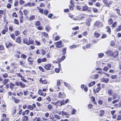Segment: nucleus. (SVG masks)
<instances>
[{
	"label": "nucleus",
	"instance_id": "nucleus-35",
	"mask_svg": "<svg viewBox=\"0 0 121 121\" xmlns=\"http://www.w3.org/2000/svg\"><path fill=\"white\" fill-rule=\"evenodd\" d=\"M92 10L93 12L95 13H97L98 11V10L97 9L95 8H93Z\"/></svg>",
	"mask_w": 121,
	"mask_h": 121
},
{
	"label": "nucleus",
	"instance_id": "nucleus-42",
	"mask_svg": "<svg viewBox=\"0 0 121 121\" xmlns=\"http://www.w3.org/2000/svg\"><path fill=\"white\" fill-rule=\"evenodd\" d=\"M95 5L97 7H99L101 6V4L99 2H98L95 4Z\"/></svg>",
	"mask_w": 121,
	"mask_h": 121
},
{
	"label": "nucleus",
	"instance_id": "nucleus-33",
	"mask_svg": "<svg viewBox=\"0 0 121 121\" xmlns=\"http://www.w3.org/2000/svg\"><path fill=\"white\" fill-rule=\"evenodd\" d=\"M62 116L65 115L66 116V117H67L66 116L68 115V114L66 112H65L63 111H62Z\"/></svg>",
	"mask_w": 121,
	"mask_h": 121
},
{
	"label": "nucleus",
	"instance_id": "nucleus-10",
	"mask_svg": "<svg viewBox=\"0 0 121 121\" xmlns=\"http://www.w3.org/2000/svg\"><path fill=\"white\" fill-rule=\"evenodd\" d=\"M106 53V54H108V55L110 56H112L113 55V53L112 51L111 50H109L107 51Z\"/></svg>",
	"mask_w": 121,
	"mask_h": 121
},
{
	"label": "nucleus",
	"instance_id": "nucleus-59",
	"mask_svg": "<svg viewBox=\"0 0 121 121\" xmlns=\"http://www.w3.org/2000/svg\"><path fill=\"white\" fill-rule=\"evenodd\" d=\"M65 102L64 100H63L62 101L60 102H59V104H60V106H61L62 105H64L65 104Z\"/></svg>",
	"mask_w": 121,
	"mask_h": 121
},
{
	"label": "nucleus",
	"instance_id": "nucleus-18",
	"mask_svg": "<svg viewBox=\"0 0 121 121\" xmlns=\"http://www.w3.org/2000/svg\"><path fill=\"white\" fill-rule=\"evenodd\" d=\"M12 99L14 100L15 102L16 103H18L20 101L19 99L16 98L15 97H12Z\"/></svg>",
	"mask_w": 121,
	"mask_h": 121
},
{
	"label": "nucleus",
	"instance_id": "nucleus-44",
	"mask_svg": "<svg viewBox=\"0 0 121 121\" xmlns=\"http://www.w3.org/2000/svg\"><path fill=\"white\" fill-rule=\"evenodd\" d=\"M23 16L21 15L20 16V22L21 23H22V21H23Z\"/></svg>",
	"mask_w": 121,
	"mask_h": 121
},
{
	"label": "nucleus",
	"instance_id": "nucleus-25",
	"mask_svg": "<svg viewBox=\"0 0 121 121\" xmlns=\"http://www.w3.org/2000/svg\"><path fill=\"white\" fill-rule=\"evenodd\" d=\"M27 56L24 54H22L21 56V57L23 58L24 59H26Z\"/></svg>",
	"mask_w": 121,
	"mask_h": 121
},
{
	"label": "nucleus",
	"instance_id": "nucleus-17",
	"mask_svg": "<svg viewBox=\"0 0 121 121\" xmlns=\"http://www.w3.org/2000/svg\"><path fill=\"white\" fill-rule=\"evenodd\" d=\"M19 86H21V88H23L25 87L26 85H25L24 83H22L21 82H19Z\"/></svg>",
	"mask_w": 121,
	"mask_h": 121
},
{
	"label": "nucleus",
	"instance_id": "nucleus-60",
	"mask_svg": "<svg viewBox=\"0 0 121 121\" xmlns=\"http://www.w3.org/2000/svg\"><path fill=\"white\" fill-rule=\"evenodd\" d=\"M16 74L17 75V77H18L20 78H22V75L20 74V73H16Z\"/></svg>",
	"mask_w": 121,
	"mask_h": 121
},
{
	"label": "nucleus",
	"instance_id": "nucleus-22",
	"mask_svg": "<svg viewBox=\"0 0 121 121\" xmlns=\"http://www.w3.org/2000/svg\"><path fill=\"white\" fill-rule=\"evenodd\" d=\"M35 25L36 26H39L40 24V23L39 21H37L34 22Z\"/></svg>",
	"mask_w": 121,
	"mask_h": 121
},
{
	"label": "nucleus",
	"instance_id": "nucleus-62",
	"mask_svg": "<svg viewBox=\"0 0 121 121\" xmlns=\"http://www.w3.org/2000/svg\"><path fill=\"white\" fill-rule=\"evenodd\" d=\"M39 69L42 71L43 72H44V69L41 66H39Z\"/></svg>",
	"mask_w": 121,
	"mask_h": 121
},
{
	"label": "nucleus",
	"instance_id": "nucleus-46",
	"mask_svg": "<svg viewBox=\"0 0 121 121\" xmlns=\"http://www.w3.org/2000/svg\"><path fill=\"white\" fill-rule=\"evenodd\" d=\"M90 46V44H87L86 45V47H83L82 48L83 49H85V48H89Z\"/></svg>",
	"mask_w": 121,
	"mask_h": 121
},
{
	"label": "nucleus",
	"instance_id": "nucleus-27",
	"mask_svg": "<svg viewBox=\"0 0 121 121\" xmlns=\"http://www.w3.org/2000/svg\"><path fill=\"white\" fill-rule=\"evenodd\" d=\"M28 39L26 38H24L23 39V43L26 44H27V42Z\"/></svg>",
	"mask_w": 121,
	"mask_h": 121
},
{
	"label": "nucleus",
	"instance_id": "nucleus-21",
	"mask_svg": "<svg viewBox=\"0 0 121 121\" xmlns=\"http://www.w3.org/2000/svg\"><path fill=\"white\" fill-rule=\"evenodd\" d=\"M95 83V81L91 82L89 84L88 86L89 87H91L94 85Z\"/></svg>",
	"mask_w": 121,
	"mask_h": 121
},
{
	"label": "nucleus",
	"instance_id": "nucleus-41",
	"mask_svg": "<svg viewBox=\"0 0 121 121\" xmlns=\"http://www.w3.org/2000/svg\"><path fill=\"white\" fill-rule=\"evenodd\" d=\"M23 13L24 15H27L28 14V12L26 9L24 10Z\"/></svg>",
	"mask_w": 121,
	"mask_h": 121
},
{
	"label": "nucleus",
	"instance_id": "nucleus-8",
	"mask_svg": "<svg viewBox=\"0 0 121 121\" xmlns=\"http://www.w3.org/2000/svg\"><path fill=\"white\" fill-rule=\"evenodd\" d=\"M35 5L34 3H31L30 2L24 5V6H29L30 7H32L34 6Z\"/></svg>",
	"mask_w": 121,
	"mask_h": 121
},
{
	"label": "nucleus",
	"instance_id": "nucleus-11",
	"mask_svg": "<svg viewBox=\"0 0 121 121\" xmlns=\"http://www.w3.org/2000/svg\"><path fill=\"white\" fill-rule=\"evenodd\" d=\"M35 18V16L34 15L30 16L28 20L31 21L34 20Z\"/></svg>",
	"mask_w": 121,
	"mask_h": 121
},
{
	"label": "nucleus",
	"instance_id": "nucleus-55",
	"mask_svg": "<svg viewBox=\"0 0 121 121\" xmlns=\"http://www.w3.org/2000/svg\"><path fill=\"white\" fill-rule=\"evenodd\" d=\"M23 94V93L21 92H20L19 93H17V96H22Z\"/></svg>",
	"mask_w": 121,
	"mask_h": 121
},
{
	"label": "nucleus",
	"instance_id": "nucleus-50",
	"mask_svg": "<svg viewBox=\"0 0 121 121\" xmlns=\"http://www.w3.org/2000/svg\"><path fill=\"white\" fill-rule=\"evenodd\" d=\"M15 34L16 36L20 34V32L18 30L16 31L15 32Z\"/></svg>",
	"mask_w": 121,
	"mask_h": 121
},
{
	"label": "nucleus",
	"instance_id": "nucleus-49",
	"mask_svg": "<svg viewBox=\"0 0 121 121\" xmlns=\"http://www.w3.org/2000/svg\"><path fill=\"white\" fill-rule=\"evenodd\" d=\"M54 117L56 118L58 120L60 119V117L58 115H54Z\"/></svg>",
	"mask_w": 121,
	"mask_h": 121
},
{
	"label": "nucleus",
	"instance_id": "nucleus-32",
	"mask_svg": "<svg viewBox=\"0 0 121 121\" xmlns=\"http://www.w3.org/2000/svg\"><path fill=\"white\" fill-rule=\"evenodd\" d=\"M14 22L15 24L17 25H18L19 24V23L18 20L16 19H14Z\"/></svg>",
	"mask_w": 121,
	"mask_h": 121
},
{
	"label": "nucleus",
	"instance_id": "nucleus-1",
	"mask_svg": "<svg viewBox=\"0 0 121 121\" xmlns=\"http://www.w3.org/2000/svg\"><path fill=\"white\" fill-rule=\"evenodd\" d=\"M108 94L110 96H113V99H115L117 97L118 95L116 94L115 91L111 90H108Z\"/></svg>",
	"mask_w": 121,
	"mask_h": 121
},
{
	"label": "nucleus",
	"instance_id": "nucleus-26",
	"mask_svg": "<svg viewBox=\"0 0 121 121\" xmlns=\"http://www.w3.org/2000/svg\"><path fill=\"white\" fill-rule=\"evenodd\" d=\"M28 119V117L27 116H24L22 118V119L23 121H26Z\"/></svg>",
	"mask_w": 121,
	"mask_h": 121
},
{
	"label": "nucleus",
	"instance_id": "nucleus-16",
	"mask_svg": "<svg viewBox=\"0 0 121 121\" xmlns=\"http://www.w3.org/2000/svg\"><path fill=\"white\" fill-rule=\"evenodd\" d=\"M97 85L98 86L97 87L96 90V92L97 93H98L101 89V88L100 87V84H98Z\"/></svg>",
	"mask_w": 121,
	"mask_h": 121
},
{
	"label": "nucleus",
	"instance_id": "nucleus-56",
	"mask_svg": "<svg viewBox=\"0 0 121 121\" xmlns=\"http://www.w3.org/2000/svg\"><path fill=\"white\" fill-rule=\"evenodd\" d=\"M119 98L118 99H116L115 100H113L112 102V103L113 104H114L117 102H118L119 101Z\"/></svg>",
	"mask_w": 121,
	"mask_h": 121
},
{
	"label": "nucleus",
	"instance_id": "nucleus-40",
	"mask_svg": "<svg viewBox=\"0 0 121 121\" xmlns=\"http://www.w3.org/2000/svg\"><path fill=\"white\" fill-rule=\"evenodd\" d=\"M9 85L10 88L11 89H13V86L14 85L12 83H10Z\"/></svg>",
	"mask_w": 121,
	"mask_h": 121
},
{
	"label": "nucleus",
	"instance_id": "nucleus-5",
	"mask_svg": "<svg viewBox=\"0 0 121 121\" xmlns=\"http://www.w3.org/2000/svg\"><path fill=\"white\" fill-rule=\"evenodd\" d=\"M56 47L57 48H60L63 46V45L62 44V41L60 40L56 43Z\"/></svg>",
	"mask_w": 121,
	"mask_h": 121
},
{
	"label": "nucleus",
	"instance_id": "nucleus-48",
	"mask_svg": "<svg viewBox=\"0 0 121 121\" xmlns=\"http://www.w3.org/2000/svg\"><path fill=\"white\" fill-rule=\"evenodd\" d=\"M46 100H48L49 102L51 101V99L50 97L49 96H47L46 98Z\"/></svg>",
	"mask_w": 121,
	"mask_h": 121
},
{
	"label": "nucleus",
	"instance_id": "nucleus-9",
	"mask_svg": "<svg viewBox=\"0 0 121 121\" xmlns=\"http://www.w3.org/2000/svg\"><path fill=\"white\" fill-rule=\"evenodd\" d=\"M91 8L88 7L87 6L84 5L83 6L82 8V11H87L88 9Z\"/></svg>",
	"mask_w": 121,
	"mask_h": 121
},
{
	"label": "nucleus",
	"instance_id": "nucleus-36",
	"mask_svg": "<svg viewBox=\"0 0 121 121\" xmlns=\"http://www.w3.org/2000/svg\"><path fill=\"white\" fill-rule=\"evenodd\" d=\"M104 110H102L100 111L99 112V115L100 116H102L104 113Z\"/></svg>",
	"mask_w": 121,
	"mask_h": 121
},
{
	"label": "nucleus",
	"instance_id": "nucleus-31",
	"mask_svg": "<svg viewBox=\"0 0 121 121\" xmlns=\"http://www.w3.org/2000/svg\"><path fill=\"white\" fill-rule=\"evenodd\" d=\"M27 108L31 110H33V108L32 106L30 105H28L27 106Z\"/></svg>",
	"mask_w": 121,
	"mask_h": 121
},
{
	"label": "nucleus",
	"instance_id": "nucleus-13",
	"mask_svg": "<svg viewBox=\"0 0 121 121\" xmlns=\"http://www.w3.org/2000/svg\"><path fill=\"white\" fill-rule=\"evenodd\" d=\"M73 0H71L70 1V3L71 4V6H69L70 9L72 10H73V7L72 6V5H73L74 4H73Z\"/></svg>",
	"mask_w": 121,
	"mask_h": 121
},
{
	"label": "nucleus",
	"instance_id": "nucleus-28",
	"mask_svg": "<svg viewBox=\"0 0 121 121\" xmlns=\"http://www.w3.org/2000/svg\"><path fill=\"white\" fill-rule=\"evenodd\" d=\"M118 52L117 51H115L114 53H113V56L114 57H115L116 56H117L118 55Z\"/></svg>",
	"mask_w": 121,
	"mask_h": 121
},
{
	"label": "nucleus",
	"instance_id": "nucleus-23",
	"mask_svg": "<svg viewBox=\"0 0 121 121\" xmlns=\"http://www.w3.org/2000/svg\"><path fill=\"white\" fill-rule=\"evenodd\" d=\"M106 28L107 29V31L109 34H111V30L110 27L109 26H107Z\"/></svg>",
	"mask_w": 121,
	"mask_h": 121
},
{
	"label": "nucleus",
	"instance_id": "nucleus-37",
	"mask_svg": "<svg viewBox=\"0 0 121 121\" xmlns=\"http://www.w3.org/2000/svg\"><path fill=\"white\" fill-rule=\"evenodd\" d=\"M52 106L50 104H49L48 106V108L49 110H51L52 109Z\"/></svg>",
	"mask_w": 121,
	"mask_h": 121
},
{
	"label": "nucleus",
	"instance_id": "nucleus-52",
	"mask_svg": "<svg viewBox=\"0 0 121 121\" xmlns=\"http://www.w3.org/2000/svg\"><path fill=\"white\" fill-rule=\"evenodd\" d=\"M10 36L13 39H15V36L14 34H11L10 35Z\"/></svg>",
	"mask_w": 121,
	"mask_h": 121
},
{
	"label": "nucleus",
	"instance_id": "nucleus-51",
	"mask_svg": "<svg viewBox=\"0 0 121 121\" xmlns=\"http://www.w3.org/2000/svg\"><path fill=\"white\" fill-rule=\"evenodd\" d=\"M41 62H45L47 61V59L46 57L43 58L41 59Z\"/></svg>",
	"mask_w": 121,
	"mask_h": 121
},
{
	"label": "nucleus",
	"instance_id": "nucleus-54",
	"mask_svg": "<svg viewBox=\"0 0 121 121\" xmlns=\"http://www.w3.org/2000/svg\"><path fill=\"white\" fill-rule=\"evenodd\" d=\"M18 4V2L17 1H15L14 4V6H17Z\"/></svg>",
	"mask_w": 121,
	"mask_h": 121
},
{
	"label": "nucleus",
	"instance_id": "nucleus-3",
	"mask_svg": "<svg viewBox=\"0 0 121 121\" xmlns=\"http://www.w3.org/2000/svg\"><path fill=\"white\" fill-rule=\"evenodd\" d=\"M51 65L50 63H48L45 65L44 67L45 69L48 70L51 69Z\"/></svg>",
	"mask_w": 121,
	"mask_h": 121
},
{
	"label": "nucleus",
	"instance_id": "nucleus-61",
	"mask_svg": "<svg viewBox=\"0 0 121 121\" xmlns=\"http://www.w3.org/2000/svg\"><path fill=\"white\" fill-rule=\"evenodd\" d=\"M28 92L27 91H24L23 92L24 95L25 96L26 95H27L28 94Z\"/></svg>",
	"mask_w": 121,
	"mask_h": 121
},
{
	"label": "nucleus",
	"instance_id": "nucleus-30",
	"mask_svg": "<svg viewBox=\"0 0 121 121\" xmlns=\"http://www.w3.org/2000/svg\"><path fill=\"white\" fill-rule=\"evenodd\" d=\"M46 29L47 31L49 32V31L50 30L51 28L50 26L49 25H47L46 26Z\"/></svg>",
	"mask_w": 121,
	"mask_h": 121
},
{
	"label": "nucleus",
	"instance_id": "nucleus-29",
	"mask_svg": "<svg viewBox=\"0 0 121 121\" xmlns=\"http://www.w3.org/2000/svg\"><path fill=\"white\" fill-rule=\"evenodd\" d=\"M118 27H117L115 30V31H119L121 30V25L120 26H118Z\"/></svg>",
	"mask_w": 121,
	"mask_h": 121
},
{
	"label": "nucleus",
	"instance_id": "nucleus-53",
	"mask_svg": "<svg viewBox=\"0 0 121 121\" xmlns=\"http://www.w3.org/2000/svg\"><path fill=\"white\" fill-rule=\"evenodd\" d=\"M115 43L114 41H112L110 43V45L111 46H114L115 45Z\"/></svg>",
	"mask_w": 121,
	"mask_h": 121
},
{
	"label": "nucleus",
	"instance_id": "nucleus-15",
	"mask_svg": "<svg viewBox=\"0 0 121 121\" xmlns=\"http://www.w3.org/2000/svg\"><path fill=\"white\" fill-rule=\"evenodd\" d=\"M28 61L29 62L30 64H32L33 62V60L31 58V57H28L27 59Z\"/></svg>",
	"mask_w": 121,
	"mask_h": 121
},
{
	"label": "nucleus",
	"instance_id": "nucleus-63",
	"mask_svg": "<svg viewBox=\"0 0 121 121\" xmlns=\"http://www.w3.org/2000/svg\"><path fill=\"white\" fill-rule=\"evenodd\" d=\"M117 120H121V116L120 115H118L117 116Z\"/></svg>",
	"mask_w": 121,
	"mask_h": 121
},
{
	"label": "nucleus",
	"instance_id": "nucleus-6",
	"mask_svg": "<svg viewBox=\"0 0 121 121\" xmlns=\"http://www.w3.org/2000/svg\"><path fill=\"white\" fill-rule=\"evenodd\" d=\"M109 81V79L108 78H101L102 82L106 83H108Z\"/></svg>",
	"mask_w": 121,
	"mask_h": 121
},
{
	"label": "nucleus",
	"instance_id": "nucleus-14",
	"mask_svg": "<svg viewBox=\"0 0 121 121\" xmlns=\"http://www.w3.org/2000/svg\"><path fill=\"white\" fill-rule=\"evenodd\" d=\"M42 78H41L40 80V82L42 84H46L47 83V81L46 80H42Z\"/></svg>",
	"mask_w": 121,
	"mask_h": 121
},
{
	"label": "nucleus",
	"instance_id": "nucleus-43",
	"mask_svg": "<svg viewBox=\"0 0 121 121\" xmlns=\"http://www.w3.org/2000/svg\"><path fill=\"white\" fill-rule=\"evenodd\" d=\"M41 52L42 54L43 55H44L45 54V52L43 49H42L41 50Z\"/></svg>",
	"mask_w": 121,
	"mask_h": 121
},
{
	"label": "nucleus",
	"instance_id": "nucleus-58",
	"mask_svg": "<svg viewBox=\"0 0 121 121\" xmlns=\"http://www.w3.org/2000/svg\"><path fill=\"white\" fill-rule=\"evenodd\" d=\"M113 22V20L111 19H110L108 20V24H112Z\"/></svg>",
	"mask_w": 121,
	"mask_h": 121
},
{
	"label": "nucleus",
	"instance_id": "nucleus-24",
	"mask_svg": "<svg viewBox=\"0 0 121 121\" xmlns=\"http://www.w3.org/2000/svg\"><path fill=\"white\" fill-rule=\"evenodd\" d=\"M103 2L106 5L107 7H110V6L108 4V3L106 0H103Z\"/></svg>",
	"mask_w": 121,
	"mask_h": 121
},
{
	"label": "nucleus",
	"instance_id": "nucleus-12",
	"mask_svg": "<svg viewBox=\"0 0 121 121\" xmlns=\"http://www.w3.org/2000/svg\"><path fill=\"white\" fill-rule=\"evenodd\" d=\"M8 28L7 27H6L5 29H3L1 31V33L3 34H5L6 32L8 31Z\"/></svg>",
	"mask_w": 121,
	"mask_h": 121
},
{
	"label": "nucleus",
	"instance_id": "nucleus-34",
	"mask_svg": "<svg viewBox=\"0 0 121 121\" xmlns=\"http://www.w3.org/2000/svg\"><path fill=\"white\" fill-rule=\"evenodd\" d=\"M42 34L44 36L48 37V34L47 33L45 32H42Z\"/></svg>",
	"mask_w": 121,
	"mask_h": 121
},
{
	"label": "nucleus",
	"instance_id": "nucleus-38",
	"mask_svg": "<svg viewBox=\"0 0 121 121\" xmlns=\"http://www.w3.org/2000/svg\"><path fill=\"white\" fill-rule=\"evenodd\" d=\"M59 94L60 97L61 98H64L65 96V95L64 94H62L60 92L59 93Z\"/></svg>",
	"mask_w": 121,
	"mask_h": 121
},
{
	"label": "nucleus",
	"instance_id": "nucleus-19",
	"mask_svg": "<svg viewBox=\"0 0 121 121\" xmlns=\"http://www.w3.org/2000/svg\"><path fill=\"white\" fill-rule=\"evenodd\" d=\"M37 9L39 10V12L42 13V14L43 13V9L42 8H41L39 7H37Z\"/></svg>",
	"mask_w": 121,
	"mask_h": 121
},
{
	"label": "nucleus",
	"instance_id": "nucleus-39",
	"mask_svg": "<svg viewBox=\"0 0 121 121\" xmlns=\"http://www.w3.org/2000/svg\"><path fill=\"white\" fill-rule=\"evenodd\" d=\"M35 42L36 45L37 46H39L41 44L40 42L37 40H35Z\"/></svg>",
	"mask_w": 121,
	"mask_h": 121
},
{
	"label": "nucleus",
	"instance_id": "nucleus-2",
	"mask_svg": "<svg viewBox=\"0 0 121 121\" xmlns=\"http://www.w3.org/2000/svg\"><path fill=\"white\" fill-rule=\"evenodd\" d=\"M103 25V23L98 21H96L94 24L95 26L96 27L98 28H99L102 27Z\"/></svg>",
	"mask_w": 121,
	"mask_h": 121
},
{
	"label": "nucleus",
	"instance_id": "nucleus-47",
	"mask_svg": "<svg viewBox=\"0 0 121 121\" xmlns=\"http://www.w3.org/2000/svg\"><path fill=\"white\" fill-rule=\"evenodd\" d=\"M94 35L97 37H99L100 35V34L98 33H97L95 32L94 34Z\"/></svg>",
	"mask_w": 121,
	"mask_h": 121
},
{
	"label": "nucleus",
	"instance_id": "nucleus-45",
	"mask_svg": "<svg viewBox=\"0 0 121 121\" xmlns=\"http://www.w3.org/2000/svg\"><path fill=\"white\" fill-rule=\"evenodd\" d=\"M73 19L75 20H80L81 19L78 17H76L73 18Z\"/></svg>",
	"mask_w": 121,
	"mask_h": 121
},
{
	"label": "nucleus",
	"instance_id": "nucleus-7",
	"mask_svg": "<svg viewBox=\"0 0 121 121\" xmlns=\"http://www.w3.org/2000/svg\"><path fill=\"white\" fill-rule=\"evenodd\" d=\"M34 41L33 40L29 38V40H28L27 42V44L28 45L33 44Z\"/></svg>",
	"mask_w": 121,
	"mask_h": 121
},
{
	"label": "nucleus",
	"instance_id": "nucleus-57",
	"mask_svg": "<svg viewBox=\"0 0 121 121\" xmlns=\"http://www.w3.org/2000/svg\"><path fill=\"white\" fill-rule=\"evenodd\" d=\"M100 58H101L103 57L104 56V54L103 53H100L98 54Z\"/></svg>",
	"mask_w": 121,
	"mask_h": 121
},
{
	"label": "nucleus",
	"instance_id": "nucleus-20",
	"mask_svg": "<svg viewBox=\"0 0 121 121\" xmlns=\"http://www.w3.org/2000/svg\"><path fill=\"white\" fill-rule=\"evenodd\" d=\"M16 42L19 43H21V38L19 36L16 39Z\"/></svg>",
	"mask_w": 121,
	"mask_h": 121
},
{
	"label": "nucleus",
	"instance_id": "nucleus-64",
	"mask_svg": "<svg viewBox=\"0 0 121 121\" xmlns=\"http://www.w3.org/2000/svg\"><path fill=\"white\" fill-rule=\"evenodd\" d=\"M108 69V68L107 66H105L103 68V70L105 71H106Z\"/></svg>",
	"mask_w": 121,
	"mask_h": 121
},
{
	"label": "nucleus",
	"instance_id": "nucleus-4",
	"mask_svg": "<svg viewBox=\"0 0 121 121\" xmlns=\"http://www.w3.org/2000/svg\"><path fill=\"white\" fill-rule=\"evenodd\" d=\"M38 94L41 96L45 97L46 95V93H43L42 90L41 89H39L38 92Z\"/></svg>",
	"mask_w": 121,
	"mask_h": 121
}]
</instances>
